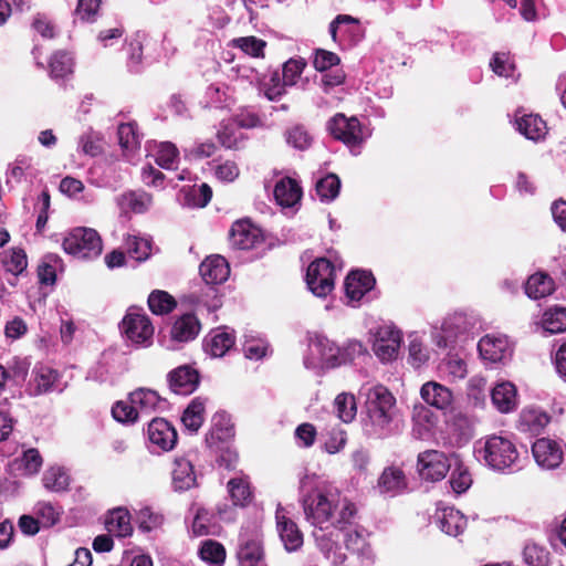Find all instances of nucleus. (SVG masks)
<instances>
[{
  "mask_svg": "<svg viewBox=\"0 0 566 566\" xmlns=\"http://www.w3.org/2000/svg\"><path fill=\"white\" fill-rule=\"evenodd\" d=\"M128 61L127 65L130 71L137 72L143 60V44L139 40H130L124 48Z\"/></svg>",
  "mask_w": 566,
  "mask_h": 566,
  "instance_id": "obj_57",
  "label": "nucleus"
},
{
  "mask_svg": "<svg viewBox=\"0 0 566 566\" xmlns=\"http://www.w3.org/2000/svg\"><path fill=\"white\" fill-rule=\"evenodd\" d=\"M219 144L227 149H238L239 138L233 127L223 125L217 133Z\"/></svg>",
  "mask_w": 566,
  "mask_h": 566,
  "instance_id": "obj_64",
  "label": "nucleus"
},
{
  "mask_svg": "<svg viewBox=\"0 0 566 566\" xmlns=\"http://www.w3.org/2000/svg\"><path fill=\"white\" fill-rule=\"evenodd\" d=\"M285 137L289 145L300 150L307 149L312 143V137L302 125H295L289 128L285 133Z\"/></svg>",
  "mask_w": 566,
  "mask_h": 566,
  "instance_id": "obj_49",
  "label": "nucleus"
},
{
  "mask_svg": "<svg viewBox=\"0 0 566 566\" xmlns=\"http://www.w3.org/2000/svg\"><path fill=\"white\" fill-rule=\"evenodd\" d=\"M227 489L234 506L245 507L253 500V493L248 476L230 479L227 483Z\"/></svg>",
  "mask_w": 566,
  "mask_h": 566,
  "instance_id": "obj_28",
  "label": "nucleus"
},
{
  "mask_svg": "<svg viewBox=\"0 0 566 566\" xmlns=\"http://www.w3.org/2000/svg\"><path fill=\"white\" fill-rule=\"evenodd\" d=\"M184 203L191 208H205L212 199V188L208 184L182 188Z\"/></svg>",
  "mask_w": 566,
  "mask_h": 566,
  "instance_id": "obj_32",
  "label": "nucleus"
},
{
  "mask_svg": "<svg viewBox=\"0 0 566 566\" xmlns=\"http://www.w3.org/2000/svg\"><path fill=\"white\" fill-rule=\"evenodd\" d=\"M366 407L374 433L378 437L387 436L395 416L394 395L385 386H375L368 391Z\"/></svg>",
  "mask_w": 566,
  "mask_h": 566,
  "instance_id": "obj_1",
  "label": "nucleus"
},
{
  "mask_svg": "<svg viewBox=\"0 0 566 566\" xmlns=\"http://www.w3.org/2000/svg\"><path fill=\"white\" fill-rule=\"evenodd\" d=\"M200 275L207 284H221L229 274L230 268L227 260L221 255L207 258L199 268Z\"/></svg>",
  "mask_w": 566,
  "mask_h": 566,
  "instance_id": "obj_19",
  "label": "nucleus"
},
{
  "mask_svg": "<svg viewBox=\"0 0 566 566\" xmlns=\"http://www.w3.org/2000/svg\"><path fill=\"white\" fill-rule=\"evenodd\" d=\"M407 485L405 472L394 465L385 468L377 482V488L381 494H390L392 496L405 491Z\"/></svg>",
  "mask_w": 566,
  "mask_h": 566,
  "instance_id": "obj_21",
  "label": "nucleus"
},
{
  "mask_svg": "<svg viewBox=\"0 0 566 566\" xmlns=\"http://www.w3.org/2000/svg\"><path fill=\"white\" fill-rule=\"evenodd\" d=\"M21 462H22L24 471L28 474H35L40 471L42 463H43V459H42L39 450L31 448L23 452Z\"/></svg>",
  "mask_w": 566,
  "mask_h": 566,
  "instance_id": "obj_61",
  "label": "nucleus"
},
{
  "mask_svg": "<svg viewBox=\"0 0 566 566\" xmlns=\"http://www.w3.org/2000/svg\"><path fill=\"white\" fill-rule=\"evenodd\" d=\"M542 326L551 334L566 332V307L558 305L548 307L543 313Z\"/></svg>",
  "mask_w": 566,
  "mask_h": 566,
  "instance_id": "obj_35",
  "label": "nucleus"
},
{
  "mask_svg": "<svg viewBox=\"0 0 566 566\" xmlns=\"http://www.w3.org/2000/svg\"><path fill=\"white\" fill-rule=\"evenodd\" d=\"M113 418L122 423H134L138 419L137 407L130 401H117L112 407Z\"/></svg>",
  "mask_w": 566,
  "mask_h": 566,
  "instance_id": "obj_50",
  "label": "nucleus"
},
{
  "mask_svg": "<svg viewBox=\"0 0 566 566\" xmlns=\"http://www.w3.org/2000/svg\"><path fill=\"white\" fill-rule=\"evenodd\" d=\"M340 63V57L332 52L324 49H316L313 61V66L318 72H327L334 66Z\"/></svg>",
  "mask_w": 566,
  "mask_h": 566,
  "instance_id": "obj_53",
  "label": "nucleus"
},
{
  "mask_svg": "<svg viewBox=\"0 0 566 566\" xmlns=\"http://www.w3.org/2000/svg\"><path fill=\"white\" fill-rule=\"evenodd\" d=\"M305 516L313 525H321L332 517L334 505L318 491L308 493L303 500Z\"/></svg>",
  "mask_w": 566,
  "mask_h": 566,
  "instance_id": "obj_12",
  "label": "nucleus"
},
{
  "mask_svg": "<svg viewBox=\"0 0 566 566\" xmlns=\"http://www.w3.org/2000/svg\"><path fill=\"white\" fill-rule=\"evenodd\" d=\"M128 254L136 261H145L150 254V244L147 240L133 237L127 241Z\"/></svg>",
  "mask_w": 566,
  "mask_h": 566,
  "instance_id": "obj_59",
  "label": "nucleus"
},
{
  "mask_svg": "<svg viewBox=\"0 0 566 566\" xmlns=\"http://www.w3.org/2000/svg\"><path fill=\"white\" fill-rule=\"evenodd\" d=\"M179 151L172 143H163L156 154V164L165 169H170L176 161Z\"/></svg>",
  "mask_w": 566,
  "mask_h": 566,
  "instance_id": "obj_56",
  "label": "nucleus"
},
{
  "mask_svg": "<svg viewBox=\"0 0 566 566\" xmlns=\"http://www.w3.org/2000/svg\"><path fill=\"white\" fill-rule=\"evenodd\" d=\"M214 174L219 180L231 182L239 177L240 170L235 161L226 160L216 166Z\"/></svg>",
  "mask_w": 566,
  "mask_h": 566,
  "instance_id": "obj_62",
  "label": "nucleus"
},
{
  "mask_svg": "<svg viewBox=\"0 0 566 566\" xmlns=\"http://www.w3.org/2000/svg\"><path fill=\"white\" fill-rule=\"evenodd\" d=\"M327 130L336 140L350 148L352 151L360 148L365 142L361 123L355 116L347 117L343 113L335 114L327 122Z\"/></svg>",
  "mask_w": 566,
  "mask_h": 566,
  "instance_id": "obj_5",
  "label": "nucleus"
},
{
  "mask_svg": "<svg viewBox=\"0 0 566 566\" xmlns=\"http://www.w3.org/2000/svg\"><path fill=\"white\" fill-rule=\"evenodd\" d=\"M516 387L510 381L497 384L491 392L493 405L501 412H510L516 407Z\"/></svg>",
  "mask_w": 566,
  "mask_h": 566,
  "instance_id": "obj_27",
  "label": "nucleus"
},
{
  "mask_svg": "<svg viewBox=\"0 0 566 566\" xmlns=\"http://www.w3.org/2000/svg\"><path fill=\"white\" fill-rule=\"evenodd\" d=\"M555 290L553 279L543 273L537 272L531 275L525 283V293L528 297L539 300L552 294Z\"/></svg>",
  "mask_w": 566,
  "mask_h": 566,
  "instance_id": "obj_29",
  "label": "nucleus"
},
{
  "mask_svg": "<svg viewBox=\"0 0 566 566\" xmlns=\"http://www.w3.org/2000/svg\"><path fill=\"white\" fill-rule=\"evenodd\" d=\"M490 66L499 76H511L514 71V65L509 63L506 53H495L490 62Z\"/></svg>",
  "mask_w": 566,
  "mask_h": 566,
  "instance_id": "obj_63",
  "label": "nucleus"
},
{
  "mask_svg": "<svg viewBox=\"0 0 566 566\" xmlns=\"http://www.w3.org/2000/svg\"><path fill=\"white\" fill-rule=\"evenodd\" d=\"M205 411L206 399L201 397L193 398L185 409L181 417V421L186 429L191 432H197L205 421Z\"/></svg>",
  "mask_w": 566,
  "mask_h": 566,
  "instance_id": "obj_30",
  "label": "nucleus"
},
{
  "mask_svg": "<svg viewBox=\"0 0 566 566\" xmlns=\"http://www.w3.org/2000/svg\"><path fill=\"white\" fill-rule=\"evenodd\" d=\"M43 485L53 492L65 491L69 486V475L60 468H51L43 475Z\"/></svg>",
  "mask_w": 566,
  "mask_h": 566,
  "instance_id": "obj_45",
  "label": "nucleus"
},
{
  "mask_svg": "<svg viewBox=\"0 0 566 566\" xmlns=\"http://www.w3.org/2000/svg\"><path fill=\"white\" fill-rule=\"evenodd\" d=\"M199 554L201 559L216 566H221L224 563L227 555L224 546L212 539H208L202 543Z\"/></svg>",
  "mask_w": 566,
  "mask_h": 566,
  "instance_id": "obj_41",
  "label": "nucleus"
},
{
  "mask_svg": "<svg viewBox=\"0 0 566 566\" xmlns=\"http://www.w3.org/2000/svg\"><path fill=\"white\" fill-rule=\"evenodd\" d=\"M376 280L371 272L365 270L350 271L345 277L344 290L350 301H359L374 289Z\"/></svg>",
  "mask_w": 566,
  "mask_h": 566,
  "instance_id": "obj_17",
  "label": "nucleus"
},
{
  "mask_svg": "<svg viewBox=\"0 0 566 566\" xmlns=\"http://www.w3.org/2000/svg\"><path fill=\"white\" fill-rule=\"evenodd\" d=\"M478 348L483 359L492 363L501 361L510 354V345L506 337L485 335L479 340Z\"/></svg>",
  "mask_w": 566,
  "mask_h": 566,
  "instance_id": "obj_20",
  "label": "nucleus"
},
{
  "mask_svg": "<svg viewBox=\"0 0 566 566\" xmlns=\"http://www.w3.org/2000/svg\"><path fill=\"white\" fill-rule=\"evenodd\" d=\"M200 382V375L197 369L189 365H182L168 374V384L172 392L188 396L192 394Z\"/></svg>",
  "mask_w": 566,
  "mask_h": 566,
  "instance_id": "obj_13",
  "label": "nucleus"
},
{
  "mask_svg": "<svg viewBox=\"0 0 566 566\" xmlns=\"http://www.w3.org/2000/svg\"><path fill=\"white\" fill-rule=\"evenodd\" d=\"M357 507L354 503L346 501L339 511L333 525L339 531H347L355 524Z\"/></svg>",
  "mask_w": 566,
  "mask_h": 566,
  "instance_id": "obj_52",
  "label": "nucleus"
},
{
  "mask_svg": "<svg viewBox=\"0 0 566 566\" xmlns=\"http://www.w3.org/2000/svg\"><path fill=\"white\" fill-rule=\"evenodd\" d=\"M482 452L485 463L497 471L513 470L520 461L515 443L503 436L486 437Z\"/></svg>",
  "mask_w": 566,
  "mask_h": 566,
  "instance_id": "obj_3",
  "label": "nucleus"
},
{
  "mask_svg": "<svg viewBox=\"0 0 566 566\" xmlns=\"http://www.w3.org/2000/svg\"><path fill=\"white\" fill-rule=\"evenodd\" d=\"M524 560L530 566H547L548 552L536 544H527L523 551Z\"/></svg>",
  "mask_w": 566,
  "mask_h": 566,
  "instance_id": "obj_54",
  "label": "nucleus"
},
{
  "mask_svg": "<svg viewBox=\"0 0 566 566\" xmlns=\"http://www.w3.org/2000/svg\"><path fill=\"white\" fill-rule=\"evenodd\" d=\"M59 378L56 370L41 366L33 370V391L35 395H43L52 391Z\"/></svg>",
  "mask_w": 566,
  "mask_h": 566,
  "instance_id": "obj_37",
  "label": "nucleus"
},
{
  "mask_svg": "<svg viewBox=\"0 0 566 566\" xmlns=\"http://www.w3.org/2000/svg\"><path fill=\"white\" fill-rule=\"evenodd\" d=\"M517 130L527 139L539 140L547 134L546 122L537 114H525L516 118Z\"/></svg>",
  "mask_w": 566,
  "mask_h": 566,
  "instance_id": "obj_26",
  "label": "nucleus"
},
{
  "mask_svg": "<svg viewBox=\"0 0 566 566\" xmlns=\"http://www.w3.org/2000/svg\"><path fill=\"white\" fill-rule=\"evenodd\" d=\"M417 465L420 476L431 482L444 479L451 468L448 457L438 450L420 452Z\"/></svg>",
  "mask_w": 566,
  "mask_h": 566,
  "instance_id": "obj_9",
  "label": "nucleus"
},
{
  "mask_svg": "<svg viewBox=\"0 0 566 566\" xmlns=\"http://www.w3.org/2000/svg\"><path fill=\"white\" fill-rule=\"evenodd\" d=\"M229 240L232 248L237 250H251L262 243L264 238L261 229L244 219L232 224Z\"/></svg>",
  "mask_w": 566,
  "mask_h": 566,
  "instance_id": "obj_11",
  "label": "nucleus"
},
{
  "mask_svg": "<svg viewBox=\"0 0 566 566\" xmlns=\"http://www.w3.org/2000/svg\"><path fill=\"white\" fill-rule=\"evenodd\" d=\"M344 544L347 551L357 555H365L369 552L367 533L363 526L345 531Z\"/></svg>",
  "mask_w": 566,
  "mask_h": 566,
  "instance_id": "obj_38",
  "label": "nucleus"
},
{
  "mask_svg": "<svg viewBox=\"0 0 566 566\" xmlns=\"http://www.w3.org/2000/svg\"><path fill=\"white\" fill-rule=\"evenodd\" d=\"M63 250L80 260H92L101 255L103 242L92 228L78 227L71 230L63 240Z\"/></svg>",
  "mask_w": 566,
  "mask_h": 566,
  "instance_id": "obj_4",
  "label": "nucleus"
},
{
  "mask_svg": "<svg viewBox=\"0 0 566 566\" xmlns=\"http://www.w3.org/2000/svg\"><path fill=\"white\" fill-rule=\"evenodd\" d=\"M129 401L137 407L139 413H149L155 411L161 402L159 395L151 389L138 388L129 394Z\"/></svg>",
  "mask_w": 566,
  "mask_h": 566,
  "instance_id": "obj_34",
  "label": "nucleus"
},
{
  "mask_svg": "<svg viewBox=\"0 0 566 566\" xmlns=\"http://www.w3.org/2000/svg\"><path fill=\"white\" fill-rule=\"evenodd\" d=\"M422 399L437 409H446L452 402V392L444 386L429 381L420 390Z\"/></svg>",
  "mask_w": 566,
  "mask_h": 566,
  "instance_id": "obj_25",
  "label": "nucleus"
},
{
  "mask_svg": "<svg viewBox=\"0 0 566 566\" xmlns=\"http://www.w3.org/2000/svg\"><path fill=\"white\" fill-rule=\"evenodd\" d=\"M441 530L448 535L458 536L463 532L464 521L459 511L444 510L440 521Z\"/></svg>",
  "mask_w": 566,
  "mask_h": 566,
  "instance_id": "obj_44",
  "label": "nucleus"
},
{
  "mask_svg": "<svg viewBox=\"0 0 566 566\" xmlns=\"http://www.w3.org/2000/svg\"><path fill=\"white\" fill-rule=\"evenodd\" d=\"M147 304L155 315H167L177 307L175 297L163 290H154L148 296Z\"/></svg>",
  "mask_w": 566,
  "mask_h": 566,
  "instance_id": "obj_36",
  "label": "nucleus"
},
{
  "mask_svg": "<svg viewBox=\"0 0 566 566\" xmlns=\"http://www.w3.org/2000/svg\"><path fill=\"white\" fill-rule=\"evenodd\" d=\"M401 340L402 334L398 328L380 326L375 334L373 350L381 361H391L398 355Z\"/></svg>",
  "mask_w": 566,
  "mask_h": 566,
  "instance_id": "obj_10",
  "label": "nucleus"
},
{
  "mask_svg": "<svg viewBox=\"0 0 566 566\" xmlns=\"http://www.w3.org/2000/svg\"><path fill=\"white\" fill-rule=\"evenodd\" d=\"M276 531L287 552H295L303 545V533L298 525L285 515L283 509H279L275 514Z\"/></svg>",
  "mask_w": 566,
  "mask_h": 566,
  "instance_id": "obj_15",
  "label": "nucleus"
},
{
  "mask_svg": "<svg viewBox=\"0 0 566 566\" xmlns=\"http://www.w3.org/2000/svg\"><path fill=\"white\" fill-rule=\"evenodd\" d=\"M408 352L409 364L416 368H419L429 359L428 352L424 349L422 343L417 338L410 339Z\"/></svg>",
  "mask_w": 566,
  "mask_h": 566,
  "instance_id": "obj_58",
  "label": "nucleus"
},
{
  "mask_svg": "<svg viewBox=\"0 0 566 566\" xmlns=\"http://www.w3.org/2000/svg\"><path fill=\"white\" fill-rule=\"evenodd\" d=\"M334 405L336 413L343 422L348 423L356 417L357 407L354 395L346 392L339 394L335 398Z\"/></svg>",
  "mask_w": 566,
  "mask_h": 566,
  "instance_id": "obj_42",
  "label": "nucleus"
},
{
  "mask_svg": "<svg viewBox=\"0 0 566 566\" xmlns=\"http://www.w3.org/2000/svg\"><path fill=\"white\" fill-rule=\"evenodd\" d=\"M32 29L43 39H54L56 35V27L45 13H36L31 23Z\"/></svg>",
  "mask_w": 566,
  "mask_h": 566,
  "instance_id": "obj_55",
  "label": "nucleus"
},
{
  "mask_svg": "<svg viewBox=\"0 0 566 566\" xmlns=\"http://www.w3.org/2000/svg\"><path fill=\"white\" fill-rule=\"evenodd\" d=\"M105 528L109 534L117 537L130 536L133 526L128 510L125 507H116L108 511L105 518Z\"/></svg>",
  "mask_w": 566,
  "mask_h": 566,
  "instance_id": "obj_23",
  "label": "nucleus"
},
{
  "mask_svg": "<svg viewBox=\"0 0 566 566\" xmlns=\"http://www.w3.org/2000/svg\"><path fill=\"white\" fill-rule=\"evenodd\" d=\"M305 280L315 296L326 297L335 286V266L327 258H317L307 266Z\"/></svg>",
  "mask_w": 566,
  "mask_h": 566,
  "instance_id": "obj_6",
  "label": "nucleus"
},
{
  "mask_svg": "<svg viewBox=\"0 0 566 566\" xmlns=\"http://www.w3.org/2000/svg\"><path fill=\"white\" fill-rule=\"evenodd\" d=\"M62 513V507H56L51 502L43 501L35 505V515L43 528H50L57 524Z\"/></svg>",
  "mask_w": 566,
  "mask_h": 566,
  "instance_id": "obj_40",
  "label": "nucleus"
},
{
  "mask_svg": "<svg viewBox=\"0 0 566 566\" xmlns=\"http://www.w3.org/2000/svg\"><path fill=\"white\" fill-rule=\"evenodd\" d=\"M119 328L136 345L149 346L153 343L155 328L147 314L130 307L123 317Z\"/></svg>",
  "mask_w": 566,
  "mask_h": 566,
  "instance_id": "obj_7",
  "label": "nucleus"
},
{
  "mask_svg": "<svg viewBox=\"0 0 566 566\" xmlns=\"http://www.w3.org/2000/svg\"><path fill=\"white\" fill-rule=\"evenodd\" d=\"M306 62L303 59H290L283 64L282 80L284 85L292 86L303 73Z\"/></svg>",
  "mask_w": 566,
  "mask_h": 566,
  "instance_id": "obj_51",
  "label": "nucleus"
},
{
  "mask_svg": "<svg viewBox=\"0 0 566 566\" xmlns=\"http://www.w3.org/2000/svg\"><path fill=\"white\" fill-rule=\"evenodd\" d=\"M235 344V336L230 332H218L205 339V348L212 357H223Z\"/></svg>",
  "mask_w": 566,
  "mask_h": 566,
  "instance_id": "obj_33",
  "label": "nucleus"
},
{
  "mask_svg": "<svg viewBox=\"0 0 566 566\" xmlns=\"http://www.w3.org/2000/svg\"><path fill=\"white\" fill-rule=\"evenodd\" d=\"M273 192L276 202L287 208L296 205L302 198L301 186L291 177H284L277 181Z\"/></svg>",
  "mask_w": 566,
  "mask_h": 566,
  "instance_id": "obj_24",
  "label": "nucleus"
},
{
  "mask_svg": "<svg viewBox=\"0 0 566 566\" xmlns=\"http://www.w3.org/2000/svg\"><path fill=\"white\" fill-rule=\"evenodd\" d=\"M237 557L240 566H268L263 534L260 531L240 533Z\"/></svg>",
  "mask_w": 566,
  "mask_h": 566,
  "instance_id": "obj_8",
  "label": "nucleus"
},
{
  "mask_svg": "<svg viewBox=\"0 0 566 566\" xmlns=\"http://www.w3.org/2000/svg\"><path fill=\"white\" fill-rule=\"evenodd\" d=\"M234 48L241 49L244 53L252 57H263L266 42L256 36H241L232 40Z\"/></svg>",
  "mask_w": 566,
  "mask_h": 566,
  "instance_id": "obj_43",
  "label": "nucleus"
},
{
  "mask_svg": "<svg viewBox=\"0 0 566 566\" xmlns=\"http://www.w3.org/2000/svg\"><path fill=\"white\" fill-rule=\"evenodd\" d=\"M73 61L65 52H55L50 60V74L55 78H63L72 73Z\"/></svg>",
  "mask_w": 566,
  "mask_h": 566,
  "instance_id": "obj_47",
  "label": "nucleus"
},
{
  "mask_svg": "<svg viewBox=\"0 0 566 566\" xmlns=\"http://www.w3.org/2000/svg\"><path fill=\"white\" fill-rule=\"evenodd\" d=\"M120 210L125 213H145L153 205V196L145 190H128L117 198Z\"/></svg>",
  "mask_w": 566,
  "mask_h": 566,
  "instance_id": "obj_22",
  "label": "nucleus"
},
{
  "mask_svg": "<svg viewBox=\"0 0 566 566\" xmlns=\"http://www.w3.org/2000/svg\"><path fill=\"white\" fill-rule=\"evenodd\" d=\"M536 463L545 469H555L563 461V451L557 442L547 438L537 439L532 446Z\"/></svg>",
  "mask_w": 566,
  "mask_h": 566,
  "instance_id": "obj_16",
  "label": "nucleus"
},
{
  "mask_svg": "<svg viewBox=\"0 0 566 566\" xmlns=\"http://www.w3.org/2000/svg\"><path fill=\"white\" fill-rule=\"evenodd\" d=\"M196 474L189 460L177 459L172 469V484L176 490L184 491L193 486Z\"/></svg>",
  "mask_w": 566,
  "mask_h": 566,
  "instance_id": "obj_31",
  "label": "nucleus"
},
{
  "mask_svg": "<svg viewBox=\"0 0 566 566\" xmlns=\"http://www.w3.org/2000/svg\"><path fill=\"white\" fill-rule=\"evenodd\" d=\"M340 189V179L335 174H327L325 177L321 178L316 185L315 190L317 196L322 201H332L334 200Z\"/></svg>",
  "mask_w": 566,
  "mask_h": 566,
  "instance_id": "obj_39",
  "label": "nucleus"
},
{
  "mask_svg": "<svg viewBox=\"0 0 566 566\" xmlns=\"http://www.w3.org/2000/svg\"><path fill=\"white\" fill-rule=\"evenodd\" d=\"M119 145L124 149H134L139 147L140 140L137 134V125L135 123H124L117 129Z\"/></svg>",
  "mask_w": 566,
  "mask_h": 566,
  "instance_id": "obj_48",
  "label": "nucleus"
},
{
  "mask_svg": "<svg viewBox=\"0 0 566 566\" xmlns=\"http://www.w3.org/2000/svg\"><path fill=\"white\" fill-rule=\"evenodd\" d=\"M340 34L349 45L357 44L364 36L359 20L355 18V22H343V25H340Z\"/></svg>",
  "mask_w": 566,
  "mask_h": 566,
  "instance_id": "obj_60",
  "label": "nucleus"
},
{
  "mask_svg": "<svg viewBox=\"0 0 566 566\" xmlns=\"http://www.w3.org/2000/svg\"><path fill=\"white\" fill-rule=\"evenodd\" d=\"M235 430L230 417L226 412H217L211 419V428L206 434L205 442L213 452H222L219 458L220 465L233 468L237 454L230 451L228 443L234 438Z\"/></svg>",
  "mask_w": 566,
  "mask_h": 566,
  "instance_id": "obj_2",
  "label": "nucleus"
},
{
  "mask_svg": "<svg viewBox=\"0 0 566 566\" xmlns=\"http://www.w3.org/2000/svg\"><path fill=\"white\" fill-rule=\"evenodd\" d=\"M449 482L455 493H464L472 484V476L469 469L462 462L457 463Z\"/></svg>",
  "mask_w": 566,
  "mask_h": 566,
  "instance_id": "obj_46",
  "label": "nucleus"
},
{
  "mask_svg": "<svg viewBox=\"0 0 566 566\" xmlns=\"http://www.w3.org/2000/svg\"><path fill=\"white\" fill-rule=\"evenodd\" d=\"M201 331V323L193 313H186L177 317L170 329L171 340L188 343L193 340Z\"/></svg>",
  "mask_w": 566,
  "mask_h": 566,
  "instance_id": "obj_18",
  "label": "nucleus"
},
{
  "mask_svg": "<svg viewBox=\"0 0 566 566\" xmlns=\"http://www.w3.org/2000/svg\"><path fill=\"white\" fill-rule=\"evenodd\" d=\"M147 436L149 441L163 451H170L178 441L175 427L164 418H154L148 423Z\"/></svg>",
  "mask_w": 566,
  "mask_h": 566,
  "instance_id": "obj_14",
  "label": "nucleus"
}]
</instances>
